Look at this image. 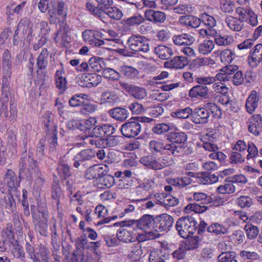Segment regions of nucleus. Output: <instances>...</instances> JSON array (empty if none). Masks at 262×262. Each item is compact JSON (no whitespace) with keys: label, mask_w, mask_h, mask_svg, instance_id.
<instances>
[{"label":"nucleus","mask_w":262,"mask_h":262,"mask_svg":"<svg viewBox=\"0 0 262 262\" xmlns=\"http://www.w3.org/2000/svg\"><path fill=\"white\" fill-rule=\"evenodd\" d=\"M208 207L205 204H199L198 203H190L185 208V210L187 212L191 211L197 213H203L206 211Z\"/></svg>","instance_id":"nucleus-52"},{"label":"nucleus","mask_w":262,"mask_h":262,"mask_svg":"<svg viewBox=\"0 0 262 262\" xmlns=\"http://www.w3.org/2000/svg\"><path fill=\"white\" fill-rule=\"evenodd\" d=\"M173 223L170 215L163 214L155 217V232L168 231Z\"/></svg>","instance_id":"nucleus-9"},{"label":"nucleus","mask_w":262,"mask_h":262,"mask_svg":"<svg viewBox=\"0 0 262 262\" xmlns=\"http://www.w3.org/2000/svg\"><path fill=\"white\" fill-rule=\"evenodd\" d=\"M193 200L197 202H201L202 204H206L211 203V198L206 194L202 192H195L193 195Z\"/></svg>","instance_id":"nucleus-64"},{"label":"nucleus","mask_w":262,"mask_h":262,"mask_svg":"<svg viewBox=\"0 0 262 262\" xmlns=\"http://www.w3.org/2000/svg\"><path fill=\"white\" fill-rule=\"evenodd\" d=\"M155 185L154 179H144L143 182L138 186V188L147 192L152 190Z\"/></svg>","instance_id":"nucleus-59"},{"label":"nucleus","mask_w":262,"mask_h":262,"mask_svg":"<svg viewBox=\"0 0 262 262\" xmlns=\"http://www.w3.org/2000/svg\"><path fill=\"white\" fill-rule=\"evenodd\" d=\"M189 96L191 98L207 99L209 97V89L206 85H195L189 90Z\"/></svg>","instance_id":"nucleus-21"},{"label":"nucleus","mask_w":262,"mask_h":262,"mask_svg":"<svg viewBox=\"0 0 262 262\" xmlns=\"http://www.w3.org/2000/svg\"><path fill=\"white\" fill-rule=\"evenodd\" d=\"M164 146L163 154L173 157H177L182 154L185 147L183 145H177L172 142L164 143Z\"/></svg>","instance_id":"nucleus-25"},{"label":"nucleus","mask_w":262,"mask_h":262,"mask_svg":"<svg viewBox=\"0 0 262 262\" xmlns=\"http://www.w3.org/2000/svg\"><path fill=\"white\" fill-rule=\"evenodd\" d=\"M123 224L133 226L134 229L143 230L149 234L155 232V217L151 215L145 214L139 220L126 221Z\"/></svg>","instance_id":"nucleus-5"},{"label":"nucleus","mask_w":262,"mask_h":262,"mask_svg":"<svg viewBox=\"0 0 262 262\" xmlns=\"http://www.w3.org/2000/svg\"><path fill=\"white\" fill-rule=\"evenodd\" d=\"M2 64L3 67L8 68V73L11 74V69L12 66L11 55L10 52L8 50H5L2 56Z\"/></svg>","instance_id":"nucleus-55"},{"label":"nucleus","mask_w":262,"mask_h":262,"mask_svg":"<svg viewBox=\"0 0 262 262\" xmlns=\"http://www.w3.org/2000/svg\"><path fill=\"white\" fill-rule=\"evenodd\" d=\"M2 237L4 242H9L12 244L14 241V235L12 231V225H7L2 231Z\"/></svg>","instance_id":"nucleus-48"},{"label":"nucleus","mask_w":262,"mask_h":262,"mask_svg":"<svg viewBox=\"0 0 262 262\" xmlns=\"http://www.w3.org/2000/svg\"><path fill=\"white\" fill-rule=\"evenodd\" d=\"M235 13L238 15V18L243 22L248 20V14L251 10L249 8L238 7L235 8Z\"/></svg>","instance_id":"nucleus-62"},{"label":"nucleus","mask_w":262,"mask_h":262,"mask_svg":"<svg viewBox=\"0 0 262 262\" xmlns=\"http://www.w3.org/2000/svg\"><path fill=\"white\" fill-rule=\"evenodd\" d=\"M188 63L187 57L178 56L173 57L170 61L165 62L164 65L167 68L182 69Z\"/></svg>","instance_id":"nucleus-22"},{"label":"nucleus","mask_w":262,"mask_h":262,"mask_svg":"<svg viewBox=\"0 0 262 262\" xmlns=\"http://www.w3.org/2000/svg\"><path fill=\"white\" fill-rule=\"evenodd\" d=\"M240 256L244 259H249L252 261H256L260 259L259 255L254 251L243 250L240 252Z\"/></svg>","instance_id":"nucleus-63"},{"label":"nucleus","mask_w":262,"mask_h":262,"mask_svg":"<svg viewBox=\"0 0 262 262\" xmlns=\"http://www.w3.org/2000/svg\"><path fill=\"white\" fill-rule=\"evenodd\" d=\"M52 198L56 201L57 208H59L60 199L63 195L61 188L58 183H54L52 188Z\"/></svg>","instance_id":"nucleus-46"},{"label":"nucleus","mask_w":262,"mask_h":262,"mask_svg":"<svg viewBox=\"0 0 262 262\" xmlns=\"http://www.w3.org/2000/svg\"><path fill=\"white\" fill-rule=\"evenodd\" d=\"M164 142L160 140H152L149 142V149L152 154H163Z\"/></svg>","instance_id":"nucleus-47"},{"label":"nucleus","mask_w":262,"mask_h":262,"mask_svg":"<svg viewBox=\"0 0 262 262\" xmlns=\"http://www.w3.org/2000/svg\"><path fill=\"white\" fill-rule=\"evenodd\" d=\"M141 163L154 170H160L164 167L168 166L172 164L173 160H166L162 159L161 162H159L156 158L152 155L143 157L140 160Z\"/></svg>","instance_id":"nucleus-8"},{"label":"nucleus","mask_w":262,"mask_h":262,"mask_svg":"<svg viewBox=\"0 0 262 262\" xmlns=\"http://www.w3.org/2000/svg\"><path fill=\"white\" fill-rule=\"evenodd\" d=\"M207 231L215 235L225 234L228 233V229L225 226L218 223H214L207 227Z\"/></svg>","instance_id":"nucleus-36"},{"label":"nucleus","mask_w":262,"mask_h":262,"mask_svg":"<svg viewBox=\"0 0 262 262\" xmlns=\"http://www.w3.org/2000/svg\"><path fill=\"white\" fill-rule=\"evenodd\" d=\"M2 207H4L9 211L13 212L16 208L15 201L11 194L5 195L1 201Z\"/></svg>","instance_id":"nucleus-35"},{"label":"nucleus","mask_w":262,"mask_h":262,"mask_svg":"<svg viewBox=\"0 0 262 262\" xmlns=\"http://www.w3.org/2000/svg\"><path fill=\"white\" fill-rule=\"evenodd\" d=\"M214 43L211 40H205L200 44L198 50L200 53L206 54L210 53L214 48Z\"/></svg>","instance_id":"nucleus-49"},{"label":"nucleus","mask_w":262,"mask_h":262,"mask_svg":"<svg viewBox=\"0 0 262 262\" xmlns=\"http://www.w3.org/2000/svg\"><path fill=\"white\" fill-rule=\"evenodd\" d=\"M210 59L206 57L204 58H196L193 60L190 64V67L191 69L196 70L201 67L208 65L209 63Z\"/></svg>","instance_id":"nucleus-56"},{"label":"nucleus","mask_w":262,"mask_h":262,"mask_svg":"<svg viewBox=\"0 0 262 262\" xmlns=\"http://www.w3.org/2000/svg\"><path fill=\"white\" fill-rule=\"evenodd\" d=\"M217 262H237L236 254L233 251L223 252L217 257Z\"/></svg>","instance_id":"nucleus-40"},{"label":"nucleus","mask_w":262,"mask_h":262,"mask_svg":"<svg viewBox=\"0 0 262 262\" xmlns=\"http://www.w3.org/2000/svg\"><path fill=\"white\" fill-rule=\"evenodd\" d=\"M193 111L190 107H187L185 108L178 109L171 113L173 117L179 119H187L191 115L192 117Z\"/></svg>","instance_id":"nucleus-39"},{"label":"nucleus","mask_w":262,"mask_h":262,"mask_svg":"<svg viewBox=\"0 0 262 262\" xmlns=\"http://www.w3.org/2000/svg\"><path fill=\"white\" fill-rule=\"evenodd\" d=\"M121 87L136 99H142L146 96V90L142 88L120 82Z\"/></svg>","instance_id":"nucleus-13"},{"label":"nucleus","mask_w":262,"mask_h":262,"mask_svg":"<svg viewBox=\"0 0 262 262\" xmlns=\"http://www.w3.org/2000/svg\"><path fill=\"white\" fill-rule=\"evenodd\" d=\"M179 21L182 25L191 28H197L201 25V20L199 18L191 15L180 16Z\"/></svg>","instance_id":"nucleus-26"},{"label":"nucleus","mask_w":262,"mask_h":262,"mask_svg":"<svg viewBox=\"0 0 262 262\" xmlns=\"http://www.w3.org/2000/svg\"><path fill=\"white\" fill-rule=\"evenodd\" d=\"M101 33L94 30H85L82 32V37L85 42L95 47H100L104 44L101 39Z\"/></svg>","instance_id":"nucleus-11"},{"label":"nucleus","mask_w":262,"mask_h":262,"mask_svg":"<svg viewBox=\"0 0 262 262\" xmlns=\"http://www.w3.org/2000/svg\"><path fill=\"white\" fill-rule=\"evenodd\" d=\"M81 78L86 83L85 86L87 87L96 86L102 80V77L96 73L84 74Z\"/></svg>","instance_id":"nucleus-32"},{"label":"nucleus","mask_w":262,"mask_h":262,"mask_svg":"<svg viewBox=\"0 0 262 262\" xmlns=\"http://www.w3.org/2000/svg\"><path fill=\"white\" fill-rule=\"evenodd\" d=\"M63 71L62 70H57L55 74V82L56 87L62 91H64L67 89V81L66 77L62 76Z\"/></svg>","instance_id":"nucleus-44"},{"label":"nucleus","mask_w":262,"mask_h":262,"mask_svg":"<svg viewBox=\"0 0 262 262\" xmlns=\"http://www.w3.org/2000/svg\"><path fill=\"white\" fill-rule=\"evenodd\" d=\"M107 171V167L106 165H94L85 170L84 177L88 180H97L100 176Z\"/></svg>","instance_id":"nucleus-14"},{"label":"nucleus","mask_w":262,"mask_h":262,"mask_svg":"<svg viewBox=\"0 0 262 262\" xmlns=\"http://www.w3.org/2000/svg\"><path fill=\"white\" fill-rule=\"evenodd\" d=\"M103 11L110 17L116 20H120L123 16L121 11L116 7H106Z\"/></svg>","instance_id":"nucleus-45"},{"label":"nucleus","mask_w":262,"mask_h":262,"mask_svg":"<svg viewBox=\"0 0 262 262\" xmlns=\"http://www.w3.org/2000/svg\"><path fill=\"white\" fill-rule=\"evenodd\" d=\"M167 140L177 145H184L187 140V136L183 132H172L167 135Z\"/></svg>","instance_id":"nucleus-27"},{"label":"nucleus","mask_w":262,"mask_h":262,"mask_svg":"<svg viewBox=\"0 0 262 262\" xmlns=\"http://www.w3.org/2000/svg\"><path fill=\"white\" fill-rule=\"evenodd\" d=\"M32 216L36 229L41 235H45L48 228L46 224L48 216L47 207L46 206H39L38 207V211L36 213H33Z\"/></svg>","instance_id":"nucleus-6"},{"label":"nucleus","mask_w":262,"mask_h":262,"mask_svg":"<svg viewBox=\"0 0 262 262\" xmlns=\"http://www.w3.org/2000/svg\"><path fill=\"white\" fill-rule=\"evenodd\" d=\"M57 171L61 179H67L69 177H71L72 172L66 156H64L59 160V164L57 167Z\"/></svg>","instance_id":"nucleus-20"},{"label":"nucleus","mask_w":262,"mask_h":262,"mask_svg":"<svg viewBox=\"0 0 262 262\" xmlns=\"http://www.w3.org/2000/svg\"><path fill=\"white\" fill-rule=\"evenodd\" d=\"M129 48L135 52L147 53L149 51V40L140 35H133L127 40Z\"/></svg>","instance_id":"nucleus-7"},{"label":"nucleus","mask_w":262,"mask_h":262,"mask_svg":"<svg viewBox=\"0 0 262 262\" xmlns=\"http://www.w3.org/2000/svg\"><path fill=\"white\" fill-rule=\"evenodd\" d=\"M144 15L147 20L157 24H162L166 19V15L164 12L151 9L146 10Z\"/></svg>","instance_id":"nucleus-17"},{"label":"nucleus","mask_w":262,"mask_h":262,"mask_svg":"<svg viewBox=\"0 0 262 262\" xmlns=\"http://www.w3.org/2000/svg\"><path fill=\"white\" fill-rule=\"evenodd\" d=\"M80 122L81 130H86L94 128L97 123V120L94 117H90Z\"/></svg>","instance_id":"nucleus-57"},{"label":"nucleus","mask_w":262,"mask_h":262,"mask_svg":"<svg viewBox=\"0 0 262 262\" xmlns=\"http://www.w3.org/2000/svg\"><path fill=\"white\" fill-rule=\"evenodd\" d=\"M259 100V94L256 91H252L246 102V108L249 114H252L258 107Z\"/></svg>","instance_id":"nucleus-23"},{"label":"nucleus","mask_w":262,"mask_h":262,"mask_svg":"<svg viewBox=\"0 0 262 262\" xmlns=\"http://www.w3.org/2000/svg\"><path fill=\"white\" fill-rule=\"evenodd\" d=\"M229 160L230 162L233 164H241L245 161V157L241 153L235 151L230 152Z\"/></svg>","instance_id":"nucleus-60"},{"label":"nucleus","mask_w":262,"mask_h":262,"mask_svg":"<svg viewBox=\"0 0 262 262\" xmlns=\"http://www.w3.org/2000/svg\"><path fill=\"white\" fill-rule=\"evenodd\" d=\"M199 19L201 20V23L202 22L207 28L210 29H214L213 28L216 25V21L215 18L207 13L202 14Z\"/></svg>","instance_id":"nucleus-43"},{"label":"nucleus","mask_w":262,"mask_h":262,"mask_svg":"<svg viewBox=\"0 0 262 262\" xmlns=\"http://www.w3.org/2000/svg\"><path fill=\"white\" fill-rule=\"evenodd\" d=\"M262 60V44L259 43L250 52L248 62L251 67H256Z\"/></svg>","instance_id":"nucleus-18"},{"label":"nucleus","mask_w":262,"mask_h":262,"mask_svg":"<svg viewBox=\"0 0 262 262\" xmlns=\"http://www.w3.org/2000/svg\"><path fill=\"white\" fill-rule=\"evenodd\" d=\"M196 224L195 220L192 217H181L176 222V229L180 236L186 238L196 231Z\"/></svg>","instance_id":"nucleus-4"},{"label":"nucleus","mask_w":262,"mask_h":262,"mask_svg":"<svg viewBox=\"0 0 262 262\" xmlns=\"http://www.w3.org/2000/svg\"><path fill=\"white\" fill-rule=\"evenodd\" d=\"M145 20L143 16L141 15H135L122 20V24L127 28L138 26Z\"/></svg>","instance_id":"nucleus-37"},{"label":"nucleus","mask_w":262,"mask_h":262,"mask_svg":"<svg viewBox=\"0 0 262 262\" xmlns=\"http://www.w3.org/2000/svg\"><path fill=\"white\" fill-rule=\"evenodd\" d=\"M124 222L119 223L121 227L126 226L125 228H121L117 231V236L118 240L124 243L133 242L136 240V234L131 228L133 226H128L123 224Z\"/></svg>","instance_id":"nucleus-12"},{"label":"nucleus","mask_w":262,"mask_h":262,"mask_svg":"<svg viewBox=\"0 0 262 262\" xmlns=\"http://www.w3.org/2000/svg\"><path fill=\"white\" fill-rule=\"evenodd\" d=\"M248 130L254 135L258 136L262 128V117L259 114H254L248 119Z\"/></svg>","instance_id":"nucleus-15"},{"label":"nucleus","mask_w":262,"mask_h":262,"mask_svg":"<svg viewBox=\"0 0 262 262\" xmlns=\"http://www.w3.org/2000/svg\"><path fill=\"white\" fill-rule=\"evenodd\" d=\"M154 52L162 60L168 59L173 54V51L170 48L163 45L155 47Z\"/></svg>","instance_id":"nucleus-30"},{"label":"nucleus","mask_w":262,"mask_h":262,"mask_svg":"<svg viewBox=\"0 0 262 262\" xmlns=\"http://www.w3.org/2000/svg\"><path fill=\"white\" fill-rule=\"evenodd\" d=\"M211 114L214 115L221 114L219 107L214 103H207L203 107L195 108L193 111L192 121L195 124H205L209 121Z\"/></svg>","instance_id":"nucleus-1"},{"label":"nucleus","mask_w":262,"mask_h":262,"mask_svg":"<svg viewBox=\"0 0 262 262\" xmlns=\"http://www.w3.org/2000/svg\"><path fill=\"white\" fill-rule=\"evenodd\" d=\"M97 108L96 105L92 103H83L80 108L81 114L85 115H89L94 113Z\"/></svg>","instance_id":"nucleus-61"},{"label":"nucleus","mask_w":262,"mask_h":262,"mask_svg":"<svg viewBox=\"0 0 262 262\" xmlns=\"http://www.w3.org/2000/svg\"><path fill=\"white\" fill-rule=\"evenodd\" d=\"M78 140L84 141L85 143H90L93 146L98 148H105V139L96 137L92 135V136H87L82 134L78 137Z\"/></svg>","instance_id":"nucleus-24"},{"label":"nucleus","mask_w":262,"mask_h":262,"mask_svg":"<svg viewBox=\"0 0 262 262\" xmlns=\"http://www.w3.org/2000/svg\"><path fill=\"white\" fill-rule=\"evenodd\" d=\"M199 247V238L198 236L188 237L186 240L184 248L186 250H192Z\"/></svg>","instance_id":"nucleus-54"},{"label":"nucleus","mask_w":262,"mask_h":262,"mask_svg":"<svg viewBox=\"0 0 262 262\" xmlns=\"http://www.w3.org/2000/svg\"><path fill=\"white\" fill-rule=\"evenodd\" d=\"M104 172L95 181V186L99 189H105L111 187L115 183V179L113 176Z\"/></svg>","instance_id":"nucleus-19"},{"label":"nucleus","mask_w":262,"mask_h":262,"mask_svg":"<svg viewBox=\"0 0 262 262\" xmlns=\"http://www.w3.org/2000/svg\"><path fill=\"white\" fill-rule=\"evenodd\" d=\"M48 13L49 15V20L50 24H54L59 21V28L56 33V36L54 38L55 41L58 42L60 39H61L62 45L66 46L69 42L68 39L69 37L67 35L69 31V26L64 20H59L58 16L59 15L58 14V12L55 9H49Z\"/></svg>","instance_id":"nucleus-3"},{"label":"nucleus","mask_w":262,"mask_h":262,"mask_svg":"<svg viewBox=\"0 0 262 262\" xmlns=\"http://www.w3.org/2000/svg\"><path fill=\"white\" fill-rule=\"evenodd\" d=\"M225 23L227 26L232 31H240L243 28L244 24L242 21L237 17L227 16L225 18Z\"/></svg>","instance_id":"nucleus-31"},{"label":"nucleus","mask_w":262,"mask_h":262,"mask_svg":"<svg viewBox=\"0 0 262 262\" xmlns=\"http://www.w3.org/2000/svg\"><path fill=\"white\" fill-rule=\"evenodd\" d=\"M101 98L104 103L111 104H114L119 101L118 96L113 92L103 93Z\"/></svg>","instance_id":"nucleus-50"},{"label":"nucleus","mask_w":262,"mask_h":262,"mask_svg":"<svg viewBox=\"0 0 262 262\" xmlns=\"http://www.w3.org/2000/svg\"><path fill=\"white\" fill-rule=\"evenodd\" d=\"M5 181L8 186L11 188H16L19 186L17 176L11 169H8L5 175Z\"/></svg>","instance_id":"nucleus-33"},{"label":"nucleus","mask_w":262,"mask_h":262,"mask_svg":"<svg viewBox=\"0 0 262 262\" xmlns=\"http://www.w3.org/2000/svg\"><path fill=\"white\" fill-rule=\"evenodd\" d=\"M94 154L90 149H86L81 151L76 156V161L74 163V166L76 168L79 167L80 165L84 166L85 162L91 161L94 157Z\"/></svg>","instance_id":"nucleus-16"},{"label":"nucleus","mask_w":262,"mask_h":262,"mask_svg":"<svg viewBox=\"0 0 262 262\" xmlns=\"http://www.w3.org/2000/svg\"><path fill=\"white\" fill-rule=\"evenodd\" d=\"M120 71L124 76L130 79L137 78L139 74L138 70L131 66H121Z\"/></svg>","instance_id":"nucleus-34"},{"label":"nucleus","mask_w":262,"mask_h":262,"mask_svg":"<svg viewBox=\"0 0 262 262\" xmlns=\"http://www.w3.org/2000/svg\"><path fill=\"white\" fill-rule=\"evenodd\" d=\"M217 191L222 194H230L235 192V188L231 180L228 178L223 185L217 187Z\"/></svg>","instance_id":"nucleus-38"},{"label":"nucleus","mask_w":262,"mask_h":262,"mask_svg":"<svg viewBox=\"0 0 262 262\" xmlns=\"http://www.w3.org/2000/svg\"><path fill=\"white\" fill-rule=\"evenodd\" d=\"M102 75L104 78L112 80H118L120 77L119 73L111 68L104 69Z\"/></svg>","instance_id":"nucleus-58"},{"label":"nucleus","mask_w":262,"mask_h":262,"mask_svg":"<svg viewBox=\"0 0 262 262\" xmlns=\"http://www.w3.org/2000/svg\"><path fill=\"white\" fill-rule=\"evenodd\" d=\"M246 236L249 239H255L259 233V228L252 224H246L244 228Z\"/></svg>","instance_id":"nucleus-42"},{"label":"nucleus","mask_w":262,"mask_h":262,"mask_svg":"<svg viewBox=\"0 0 262 262\" xmlns=\"http://www.w3.org/2000/svg\"><path fill=\"white\" fill-rule=\"evenodd\" d=\"M105 147H115L121 144L123 141V137L120 136H111L105 139Z\"/></svg>","instance_id":"nucleus-53"},{"label":"nucleus","mask_w":262,"mask_h":262,"mask_svg":"<svg viewBox=\"0 0 262 262\" xmlns=\"http://www.w3.org/2000/svg\"><path fill=\"white\" fill-rule=\"evenodd\" d=\"M172 40L176 45L187 46L191 45L194 41L193 36L186 33L174 35L172 38Z\"/></svg>","instance_id":"nucleus-29"},{"label":"nucleus","mask_w":262,"mask_h":262,"mask_svg":"<svg viewBox=\"0 0 262 262\" xmlns=\"http://www.w3.org/2000/svg\"><path fill=\"white\" fill-rule=\"evenodd\" d=\"M48 56L49 52L47 49H43L37 59L36 64L39 69L42 70L46 68L48 64Z\"/></svg>","instance_id":"nucleus-41"},{"label":"nucleus","mask_w":262,"mask_h":262,"mask_svg":"<svg viewBox=\"0 0 262 262\" xmlns=\"http://www.w3.org/2000/svg\"><path fill=\"white\" fill-rule=\"evenodd\" d=\"M32 156L33 153L30 150L28 154L26 150L22 154L19 161V177L30 178L36 171L39 172L37 161L34 160Z\"/></svg>","instance_id":"nucleus-2"},{"label":"nucleus","mask_w":262,"mask_h":262,"mask_svg":"<svg viewBox=\"0 0 262 262\" xmlns=\"http://www.w3.org/2000/svg\"><path fill=\"white\" fill-rule=\"evenodd\" d=\"M108 114L112 118L120 121L125 120L128 117L127 110L121 107L111 109L108 111Z\"/></svg>","instance_id":"nucleus-28"},{"label":"nucleus","mask_w":262,"mask_h":262,"mask_svg":"<svg viewBox=\"0 0 262 262\" xmlns=\"http://www.w3.org/2000/svg\"><path fill=\"white\" fill-rule=\"evenodd\" d=\"M120 130L124 137L128 138H134L141 132V126L137 121H128L121 125Z\"/></svg>","instance_id":"nucleus-10"},{"label":"nucleus","mask_w":262,"mask_h":262,"mask_svg":"<svg viewBox=\"0 0 262 262\" xmlns=\"http://www.w3.org/2000/svg\"><path fill=\"white\" fill-rule=\"evenodd\" d=\"M220 8L225 13H232L235 9V3L232 0H222Z\"/></svg>","instance_id":"nucleus-51"}]
</instances>
